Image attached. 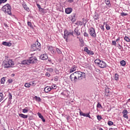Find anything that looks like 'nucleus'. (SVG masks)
<instances>
[{
    "label": "nucleus",
    "instance_id": "f257e3e1",
    "mask_svg": "<svg viewBox=\"0 0 130 130\" xmlns=\"http://www.w3.org/2000/svg\"><path fill=\"white\" fill-rule=\"evenodd\" d=\"M85 77L86 74L84 72L77 71L72 74L70 78L72 81L76 82L77 80H83Z\"/></svg>",
    "mask_w": 130,
    "mask_h": 130
},
{
    "label": "nucleus",
    "instance_id": "f03ea898",
    "mask_svg": "<svg viewBox=\"0 0 130 130\" xmlns=\"http://www.w3.org/2000/svg\"><path fill=\"white\" fill-rule=\"evenodd\" d=\"M11 9H12V7H11V6L10 5V4H7L4 5L2 8V11L4 12L5 14H7L8 15H12V13L11 12Z\"/></svg>",
    "mask_w": 130,
    "mask_h": 130
},
{
    "label": "nucleus",
    "instance_id": "7ed1b4c3",
    "mask_svg": "<svg viewBox=\"0 0 130 130\" xmlns=\"http://www.w3.org/2000/svg\"><path fill=\"white\" fill-rule=\"evenodd\" d=\"M95 63L101 69H104V68H106L107 67V64L106 63L103 61L100 60V59L98 58L94 60Z\"/></svg>",
    "mask_w": 130,
    "mask_h": 130
},
{
    "label": "nucleus",
    "instance_id": "20e7f679",
    "mask_svg": "<svg viewBox=\"0 0 130 130\" xmlns=\"http://www.w3.org/2000/svg\"><path fill=\"white\" fill-rule=\"evenodd\" d=\"M41 45L39 42H36L35 44L31 45V51H35V50H40Z\"/></svg>",
    "mask_w": 130,
    "mask_h": 130
},
{
    "label": "nucleus",
    "instance_id": "39448f33",
    "mask_svg": "<svg viewBox=\"0 0 130 130\" xmlns=\"http://www.w3.org/2000/svg\"><path fill=\"white\" fill-rule=\"evenodd\" d=\"M3 64L5 69H8V68H12V66H14V62L12 60H5L3 61Z\"/></svg>",
    "mask_w": 130,
    "mask_h": 130
},
{
    "label": "nucleus",
    "instance_id": "423d86ee",
    "mask_svg": "<svg viewBox=\"0 0 130 130\" xmlns=\"http://www.w3.org/2000/svg\"><path fill=\"white\" fill-rule=\"evenodd\" d=\"M69 35H72V36H74V31L72 30H68V29H65L64 31L63 38L65 39L66 42H68V37L69 36Z\"/></svg>",
    "mask_w": 130,
    "mask_h": 130
},
{
    "label": "nucleus",
    "instance_id": "0eeeda50",
    "mask_svg": "<svg viewBox=\"0 0 130 130\" xmlns=\"http://www.w3.org/2000/svg\"><path fill=\"white\" fill-rule=\"evenodd\" d=\"M35 62V59H34V57H31L30 58L29 60H24L21 61V64H27L29 66L30 63H34Z\"/></svg>",
    "mask_w": 130,
    "mask_h": 130
},
{
    "label": "nucleus",
    "instance_id": "6e6552de",
    "mask_svg": "<svg viewBox=\"0 0 130 130\" xmlns=\"http://www.w3.org/2000/svg\"><path fill=\"white\" fill-rule=\"evenodd\" d=\"M89 34L93 38H96L97 36L96 35V32L95 31V29L93 27H90L88 30Z\"/></svg>",
    "mask_w": 130,
    "mask_h": 130
},
{
    "label": "nucleus",
    "instance_id": "1a4fd4ad",
    "mask_svg": "<svg viewBox=\"0 0 130 130\" xmlns=\"http://www.w3.org/2000/svg\"><path fill=\"white\" fill-rule=\"evenodd\" d=\"M84 51L86 52L88 55H93L94 54V52H93V51H90L87 47L84 48Z\"/></svg>",
    "mask_w": 130,
    "mask_h": 130
},
{
    "label": "nucleus",
    "instance_id": "9d476101",
    "mask_svg": "<svg viewBox=\"0 0 130 130\" xmlns=\"http://www.w3.org/2000/svg\"><path fill=\"white\" fill-rule=\"evenodd\" d=\"M48 49L51 52L52 54H55L56 52L55 51V49L53 48V46H48Z\"/></svg>",
    "mask_w": 130,
    "mask_h": 130
},
{
    "label": "nucleus",
    "instance_id": "9b49d317",
    "mask_svg": "<svg viewBox=\"0 0 130 130\" xmlns=\"http://www.w3.org/2000/svg\"><path fill=\"white\" fill-rule=\"evenodd\" d=\"M74 31L75 35H76V36H80L81 35V31H80L78 27L75 28Z\"/></svg>",
    "mask_w": 130,
    "mask_h": 130
},
{
    "label": "nucleus",
    "instance_id": "f8f14e48",
    "mask_svg": "<svg viewBox=\"0 0 130 130\" xmlns=\"http://www.w3.org/2000/svg\"><path fill=\"white\" fill-rule=\"evenodd\" d=\"M41 59H42V60H46L47 58H48V56H47V54H43L41 55L40 56Z\"/></svg>",
    "mask_w": 130,
    "mask_h": 130
},
{
    "label": "nucleus",
    "instance_id": "ddd939ff",
    "mask_svg": "<svg viewBox=\"0 0 130 130\" xmlns=\"http://www.w3.org/2000/svg\"><path fill=\"white\" fill-rule=\"evenodd\" d=\"M122 114L123 117H124L125 118H127V119H128V116H127V110H124L122 112Z\"/></svg>",
    "mask_w": 130,
    "mask_h": 130
},
{
    "label": "nucleus",
    "instance_id": "4468645a",
    "mask_svg": "<svg viewBox=\"0 0 130 130\" xmlns=\"http://www.w3.org/2000/svg\"><path fill=\"white\" fill-rule=\"evenodd\" d=\"M73 12V9L72 8H68L65 10V13L67 14H71Z\"/></svg>",
    "mask_w": 130,
    "mask_h": 130
},
{
    "label": "nucleus",
    "instance_id": "2eb2a0df",
    "mask_svg": "<svg viewBox=\"0 0 130 130\" xmlns=\"http://www.w3.org/2000/svg\"><path fill=\"white\" fill-rule=\"evenodd\" d=\"M77 68L78 67L75 65L73 66L70 70V73H74V72H75V71H77Z\"/></svg>",
    "mask_w": 130,
    "mask_h": 130
},
{
    "label": "nucleus",
    "instance_id": "dca6fc26",
    "mask_svg": "<svg viewBox=\"0 0 130 130\" xmlns=\"http://www.w3.org/2000/svg\"><path fill=\"white\" fill-rule=\"evenodd\" d=\"M51 90H52L51 87L47 86L44 88V92H45V93H48V92H50Z\"/></svg>",
    "mask_w": 130,
    "mask_h": 130
},
{
    "label": "nucleus",
    "instance_id": "f3484780",
    "mask_svg": "<svg viewBox=\"0 0 130 130\" xmlns=\"http://www.w3.org/2000/svg\"><path fill=\"white\" fill-rule=\"evenodd\" d=\"M2 44L5 45V46H11L12 45V43L7 42H3Z\"/></svg>",
    "mask_w": 130,
    "mask_h": 130
},
{
    "label": "nucleus",
    "instance_id": "a211bd4d",
    "mask_svg": "<svg viewBox=\"0 0 130 130\" xmlns=\"http://www.w3.org/2000/svg\"><path fill=\"white\" fill-rule=\"evenodd\" d=\"M38 116L40 117V118L42 119V120L43 122H45V119H44V117H43V116H42V115H41V113H38Z\"/></svg>",
    "mask_w": 130,
    "mask_h": 130
},
{
    "label": "nucleus",
    "instance_id": "6ab92c4d",
    "mask_svg": "<svg viewBox=\"0 0 130 130\" xmlns=\"http://www.w3.org/2000/svg\"><path fill=\"white\" fill-rule=\"evenodd\" d=\"M105 2L108 7H109V8L111 7V4H110V0H105Z\"/></svg>",
    "mask_w": 130,
    "mask_h": 130
},
{
    "label": "nucleus",
    "instance_id": "aec40b11",
    "mask_svg": "<svg viewBox=\"0 0 130 130\" xmlns=\"http://www.w3.org/2000/svg\"><path fill=\"white\" fill-rule=\"evenodd\" d=\"M19 116L22 118H28V115H24V114H19Z\"/></svg>",
    "mask_w": 130,
    "mask_h": 130
},
{
    "label": "nucleus",
    "instance_id": "412c9836",
    "mask_svg": "<svg viewBox=\"0 0 130 130\" xmlns=\"http://www.w3.org/2000/svg\"><path fill=\"white\" fill-rule=\"evenodd\" d=\"M110 93V90H109V88H106L105 89V95H106V96H109V94Z\"/></svg>",
    "mask_w": 130,
    "mask_h": 130
},
{
    "label": "nucleus",
    "instance_id": "4be33fe9",
    "mask_svg": "<svg viewBox=\"0 0 130 130\" xmlns=\"http://www.w3.org/2000/svg\"><path fill=\"white\" fill-rule=\"evenodd\" d=\"M94 20H99V15L98 14L95 13L94 16H93Z\"/></svg>",
    "mask_w": 130,
    "mask_h": 130
},
{
    "label": "nucleus",
    "instance_id": "5701e85b",
    "mask_svg": "<svg viewBox=\"0 0 130 130\" xmlns=\"http://www.w3.org/2000/svg\"><path fill=\"white\" fill-rule=\"evenodd\" d=\"M104 25H106V28L107 30H110V29H111L110 26H109V25H108L107 23H106V22H104Z\"/></svg>",
    "mask_w": 130,
    "mask_h": 130
},
{
    "label": "nucleus",
    "instance_id": "b1692460",
    "mask_svg": "<svg viewBox=\"0 0 130 130\" xmlns=\"http://www.w3.org/2000/svg\"><path fill=\"white\" fill-rule=\"evenodd\" d=\"M79 41L81 43L80 44V46H81V47H83V46H84V40L82 39H79Z\"/></svg>",
    "mask_w": 130,
    "mask_h": 130
},
{
    "label": "nucleus",
    "instance_id": "393cba45",
    "mask_svg": "<svg viewBox=\"0 0 130 130\" xmlns=\"http://www.w3.org/2000/svg\"><path fill=\"white\" fill-rule=\"evenodd\" d=\"M23 8H24V10L26 11H27V12H29V8L27 7V5L26 4H23L22 5Z\"/></svg>",
    "mask_w": 130,
    "mask_h": 130
},
{
    "label": "nucleus",
    "instance_id": "a878e982",
    "mask_svg": "<svg viewBox=\"0 0 130 130\" xmlns=\"http://www.w3.org/2000/svg\"><path fill=\"white\" fill-rule=\"evenodd\" d=\"M4 94H3V93L0 92V102H2V101L4 100Z\"/></svg>",
    "mask_w": 130,
    "mask_h": 130
},
{
    "label": "nucleus",
    "instance_id": "bb28decb",
    "mask_svg": "<svg viewBox=\"0 0 130 130\" xmlns=\"http://www.w3.org/2000/svg\"><path fill=\"white\" fill-rule=\"evenodd\" d=\"M6 82V77H3L1 80V84H5Z\"/></svg>",
    "mask_w": 130,
    "mask_h": 130
},
{
    "label": "nucleus",
    "instance_id": "cd10ccee",
    "mask_svg": "<svg viewBox=\"0 0 130 130\" xmlns=\"http://www.w3.org/2000/svg\"><path fill=\"white\" fill-rule=\"evenodd\" d=\"M120 63L121 66H122V67H124V66H125V64H126L125 62V61H124L123 60L121 61Z\"/></svg>",
    "mask_w": 130,
    "mask_h": 130
},
{
    "label": "nucleus",
    "instance_id": "c85d7f7f",
    "mask_svg": "<svg viewBox=\"0 0 130 130\" xmlns=\"http://www.w3.org/2000/svg\"><path fill=\"white\" fill-rule=\"evenodd\" d=\"M28 107H25L24 109H23L22 110V112L23 113H27V112H28Z\"/></svg>",
    "mask_w": 130,
    "mask_h": 130
},
{
    "label": "nucleus",
    "instance_id": "c756f323",
    "mask_svg": "<svg viewBox=\"0 0 130 130\" xmlns=\"http://www.w3.org/2000/svg\"><path fill=\"white\" fill-rule=\"evenodd\" d=\"M46 71L49 72V73H53V69L52 68H47Z\"/></svg>",
    "mask_w": 130,
    "mask_h": 130
},
{
    "label": "nucleus",
    "instance_id": "7c9ffc66",
    "mask_svg": "<svg viewBox=\"0 0 130 130\" xmlns=\"http://www.w3.org/2000/svg\"><path fill=\"white\" fill-rule=\"evenodd\" d=\"M24 87H25L26 88H30V87H31V84L29 83H26L24 84Z\"/></svg>",
    "mask_w": 130,
    "mask_h": 130
},
{
    "label": "nucleus",
    "instance_id": "2f4dec72",
    "mask_svg": "<svg viewBox=\"0 0 130 130\" xmlns=\"http://www.w3.org/2000/svg\"><path fill=\"white\" fill-rule=\"evenodd\" d=\"M34 98L36 99V101H38V102H41V99L40 98H38L37 96H35Z\"/></svg>",
    "mask_w": 130,
    "mask_h": 130
},
{
    "label": "nucleus",
    "instance_id": "473e14b6",
    "mask_svg": "<svg viewBox=\"0 0 130 130\" xmlns=\"http://www.w3.org/2000/svg\"><path fill=\"white\" fill-rule=\"evenodd\" d=\"M83 116L85 117H89V118H91V116H90V113H87V114H84Z\"/></svg>",
    "mask_w": 130,
    "mask_h": 130
},
{
    "label": "nucleus",
    "instance_id": "72a5a7b5",
    "mask_svg": "<svg viewBox=\"0 0 130 130\" xmlns=\"http://www.w3.org/2000/svg\"><path fill=\"white\" fill-rule=\"evenodd\" d=\"M124 40H125V41H126V42H130V39L129 38H128V37H126L125 36L124 38Z\"/></svg>",
    "mask_w": 130,
    "mask_h": 130
},
{
    "label": "nucleus",
    "instance_id": "f704fd0d",
    "mask_svg": "<svg viewBox=\"0 0 130 130\" xmlns=\"http://www.w3.org/2000/svg\"><path fill=\"white\" fill-rule=\"evenodd\" d=\"M12 99H13V96L12 95V93L9 92L8 94V99L9 101H11V100Z\"/></svg>",
    "mask_w": 130,
    "mask_h": 130
},
{
    "label": "nucleus",
    "instance_id": "c9c22d12",
    "mask_svg": "<svg viewBox=\"0 0 130 130\" xmlns=\"http://www.w3.org/2000/svg\"><path fill=\"white\" fill-rule=\"evenodd\" d=\"M114 79L115 81H118V79H119L118 74H115Z\"/></svg>",
    "mask_w": 130,
    "mask_h": 130
},
{
    "label": "nucleus",
    "instance_id": "e433bc0d",
    "mask_svg": "<svg viewBox=\"0 0 130 130\" xmlns=\"http://www.w3.org/2000/svg\"><path fill=\"white\" fill-rule=\"evenodd\" d=\"M56 52H57V53L58 54H61V51L60 50V49H59L58 48H56Z\"/></svg>",
    "mask_w": 130,
    "mask_h": 130
},
{
    "label": "nucleus",
    "instance_id": "4c0bfd02",
    "mask_svg": "<svg viewBox=\"0 0 130 130\" xmlns=\"http://www.w3.org/2000/svg\"><path fill=\"white\" fill-rule=\"evenodd\" d=\"M27 25H28V26L30 27V28H33V25H32V23H31V22L28 21L27 22Z\"/></svg>",
    "mask_w": 130,
    "mask_h": 130
},
{
    "label": "nucleus",
    "instance_id": "58836bf2",
    "mask_svg": "<svg viewBox=\"0 0 130 130\" xmlns=\"http://www.w3.org/2000/svg\"><path fill=\"white\" fill-rule=\"evenodd\" d=\"M121 16H122V17H124L125 16H128V14H127V13H125L124 12H122L121 14H120Z\"/></svg>",
    "mask_w": 130,
    "mask_h": 130
},
{
    "label": "nucleus",
    "instance_id": "ea45409f",
    "mask_svg": "<svg viewBox=\"0 0 130 130\" xmlns=\"http://www.w3.org/2000/svg\"><path fill=\"white\" fill-rule=\"evenodd\" d=\"M97 119L98 120L100 121V120H101V119H102V117L99 115H98L96 116Z\"/></svg>",
    "mask_w": 130,
    "mask_h": 130
},
{
    "label": "nucleus",
    "instance_id": "a19ab883",
    "mask_svg": "<svg viewBox=\"0 0 130 130\" xmlns=\"http://www.w3.org/2000/svg\"><path fill=\"white\" fill-rule=\"evenodd\" d=\"M108 125H109L110 126L111 125H113V122L111 121H109L108 122Z\"/></svg>",
    "mask_w": 130,
    "mask_h": 130
},
{
    "label": "nucleus",
    "instance_id": "79ce46f5",
    "mask_svg": "<svg viewBox=\"0 0 130 130\" xmlns=\"http://www.w3.org/2000/svg\"><path fill=\"white\" fill-rule=\"evenodd\" d=\"M75 17H76V14H74L73 18L71 19V21H73V22H75L76 21V19H75Z\"/></svg>",
    "mask_w": 130,
    "mask_h": 130
},
{
    "label": "nucleus",
    "instance_id": "37998d69",
    "mask_svg": "<svg viewBox=\"0 0 130 130\" xmlns=\"http://www.w3.org/2000/svg\"><path fill=\"white\" fill-rule=\"evenodd\" d=\"M83 36H84V37L89 38V35L88 34V33H87L86 32H84Z\"/></svg>",
    "mask_w": 130,
    "mask_h": 130
},
{
    "label": "nucleus",
    "instance_id": "c03bdc74",
    "mask_svg": "<svg viewBox=\"0 0 130 130\" xmlns=\"http://www.w3.org/2000/svg\"><path fill=\"white\" fill-rule=\"evenodd\" d=\"M96 107L98 108H100L101 107V108H102V106L101 105V104H100V103H98L96 105Z\"/></svg>",
    "mask_w": 130,
    "mask_h": 130
},
{
    "label": "nucleus",
    "instance_id": "a18cd8bd",
    "mask_svg": "<svg viewBox=\"0 0 130 130\" xmlns=\"http://www.w3.org/2000/svg\"><path fill=\"white\" fill-rule=\"evenodd\" d=\"M57 88V86H56V85L53 84L51 86V89H56Z\"/></svg>",
    "mask_w": 130,
    "mask_h": 130
},
{
    "label": "nucleus",
    "instance_id": "49530a36",
    "mask_svg": "<svg viewBox=\"0 0 130 130\" xmlns=\"http://www.w3.org/2000/svg\"><path fill=\"white\" fill-rule=\"evenodd\" d=\"M112 45H114V46H116V41H112Z\"/></svg>",
    "mask_w": 130,
    "mask_h": 130
},
{
    "label": "nucleus",
    "instance_id": "de8ad7c7",
    "mask_svg": "<svg viewBox=\"0 0 130 130\" xmlns=\"http://www.w3.org/2000/svg\"><path fill=\"white\" fill-rule=\"evenodd\" d=\"M45 76L46 77H48V78H49V77H50V74H49V73L48 72H46L45 74Z\"/></svg>",
    "mask_w": 130,
    "mask_h": 130
},
{
    "label": "nucleus",
    "instance_id": "09e8293b",
    "mask_svg": "<svg viewBox=\"0 0 130 130\" xmlns=\"http://www.w3.org/2000/svg\"><path fill=\"white\" fill-rule=\"evenodd\" d=\"M54 81H55L56 82H57V81H58V77L57 76H55L54 78Z\"/></svg>",
    "mask_w": 130,
    "mask_h": 130
},
{
    "label": "nucleus",
    "instance_id": "8fccbe9b",
    "mask_svg": "<svg viewBox=\"0 0 130 130\" xmlns=\"http://www.w3.org/2000/svg\"><path fill=\"white\" fill-rule=\"evenodd\" d=\"M79 114H80V115H81V116H84V113H83V112H82V111H80L79 112Z\"/></svg>",
    "mask_w": 130,
    "mask_h": 130
},
{
    "label": "nucleus",
    "instance_id": "3c124183",
    "mask_svg": "<svg viewBox=\"0 0 130 130\" xmlns=\"http://www.w3.org/2000/svg\"><path fill=\"white\" fill-rule=\"evenodd\" d=\"M8 82L9 84H11V83H13V79H9Z\"/></svg>",
    "mask_w": 130,
    "mask_h": 130
},
{
    "label": "nucleus",
    "instance_id": "603ef678",
    "mask_svg": "<svg viewBox=\"0 0 130 130\" xmlns=\"http://www.w3.org/2000/svg\"><path fill=\"white\" fill-rule=\"evenodd\" d=\"M100 27L103 31H104V25H101Z\"/></svg>",
    "mask_w": 130,
    "mask_h": 130
},
{
    "label": "nucleus",
    "instance_id": "864d4df0",
    "mask_svg": "<svg viewBox=\"0 0 130 130\" xmlns=\"http://www.w3.org/2000/svg\"><path fill=\"white\" fill-rule=\"evenodd\" d=\"M118 45L119 46V49H120L122 46H121V45H120V44H119V42H117Z\"/></svg>",
    "mask_w": 130,
    "mask_h": 130
},
{
    "label": "nucleus",
    "instance_id": "5fc2aeb1",
    "mask_svg": "<svg viewBox=\"0 0 130 130\" xmlns=\"http://www.w3.org/2000/svg\"><path fill=\"white\" fill-rule=\"evenodd\" d=\"M67 2L68 3H74V0H67Z\"/></svg>",
    "mask_w": 130,
    "mask_h": 130
},
{
    "label": "nucleus",
    "instance_id": "6e6d98bb",
    "mask_svg": "<svg viewBox=\"0 0 130 130\" xmlns=\"http://www.w3.org/2000/svg\"><path fill=\"white\" fill-rule=\"evenodd\" d=\"M54 72H55V73L56 74H58L59 71H58V70H57V69H55V70H54Z\"/></svg>",
    "mask_w": 130,
    "mask_h": 130
},
{
    "label": "nucleus",
    "instance_id": "4d7b16f0",
    "mask_svg": "<svg viewBox=\"0 0 130 130\" xmlns=\"http://www.w3.org/2000/svg\"><path fill=\"white\" fill-rule=\"evenodd\" d=\"M8 0H1V1L3 2V4H5V3H6Z\"/></svg>",
    "mask_w": 130,
    "mask_h": 130
},
{
    "label": "nucleus",
    "instance_id": "13d9d810",
    "mask_svg": "<svg viewBox=\"0 0 130 130\" xmlns=\"http://www.w3.org/2000/svg\"><path fill=\"white\" fill-rule=\"evenodd\" d=\"M37 7H38V8L39 9H41V6H40V5H39V4H37Z\"/></svg>",
    "mask_w": 130,
    "mask_h": 130
},
{
    "label": "nucleus",
    "instance_id": "bf43d9fd",
    "mask_svg": "<svg viewBox=\"0 0 130 130\" xmlns=\"http://www.w3.org/2000/svg\"><path fill=\"white\" fill-rule=\"evenodd\" d=\"M120 40V38H118L116 40V42H118Z\"/></svg>",
    "mask_w": 130,
    "mask_h": 130
},
{
    "label": "nucleus",
    "instance_id": "052dcab7",
    "mask_svg": "<svg viewBox=\"0 0 130 130\" xmlns=\"http://www.w3.org/2000/svg\"><path fill=\"white\" fill-rule=\"evenodd\" d=\"M71 118V116H68L67 117V120H69V119Z\"/></svg>",
    "mask_w": 130,
    "mask_h": 130
},
{
    "label": "nucleus",
    "instance_id": "680f3d73",
    "mask_svg": "<svg viewBox=\"0 0 130 130\" xmlns=\"http://www.w3.org/2000/svg\"><path fill=\"white\" fill-rule=\"evenodd\" d=\"M4 26H5V27H6V28H8V24H7L6 23H4Z\"/></svg>",
    "mask_w": 130,
    "mask_h": 130
},
{
    "label": "nucleus",
    "instance_id": "e2e57ef3",
    "mask_svg": "<svg viewBox=\"0 0 130 130\" xmlns=\"http://www.w3.org/2000/svg\"><path fill=\"white\" fill-rule=\"evenodd\" d=\"M12 77H15V74H12Z\"/></svg>",
    "mask_w": 130,
    "mask_h": 130
},
{
    "label": "nucleus",
    "instance_id": "0e129e2a",
    "mask_svg": "<svg viewBox=\"0 0 130 130\" xmlns=\"http://www.w3.org/2000/svg\"><path fill=\"white\" fill-rule=\"evenodd\" d=\"M3 4V2H2V0H0V5H2Z\"/></svg>",
    "mask_w": 130,
    "mask_h": 130
},
{
    "label": "nucleus",
    "instance_id": "69168bd1",
    "mask_svg": "<svg viewBox=\"0 0 130 130\" xmlns=\"http://www.w3.org/2000/svg\"><path fill=\"white\" fill-rule=\"evenodd\" d=\"M99 130H103V129L102 128H100Z\"/></svg>",
    "mask_w": 130,
    "mask_h": 130
},
{
    "label": "nucleus",
    "instance_id": "338daca9",
    "mask_svg": "<svg viewBox=\"0 0 130 130\" xmlns=\"http://www.w3.org/2000/svg\"><path fill=\"white\" fill-rule=\"evenodd\" d=\"M112 129H113V128H109V130H112Z\"/></svg>",
    "mask_w": 130,
    "mask_h": 130
},
{
    "label": "nucleus",
    "instance_id": "774afa93",
    "mask_svg": "<svg viewBox=\"0 0 130 130\" xmlns=\"http://www.w3.org/2000/svg\"><path fill=\"white\" fill-rule=\"evenodd\" d=\"M128 101H129V102H130V99H129L128 100Z\"/></svg>",
    "mask_w": 130,
    "mask_h": 130
}]
</instances>
